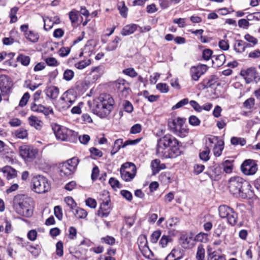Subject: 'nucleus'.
<instances>
[{
	"mask_svg": "<svg viewBox=\"0 0 260 260\" xmlns=\"http://www.w3.org/2000/svg\"><path fill=\"white\" fill-rule=\"evenodd\" d=\"M138 244L141 250L144 251L146 252L147 251L151 252L147 245V238L145 235L139 236L138 239Z\"/></svg>",
	"mask_w": 260,
	"mask_h": 260,
	"instance_id": "6ab92c4d",
	"label": "nucleus"
},
{
	"mask_svg": "<svg viewBox=\"0 0 260 260\" xmlns=\"http://www.w3.org/2000/svg\"><path fill=\"white\" fill-rule=\"evenodd\" d=\"M189 103V100L187 98H185L178 102L176 105H174L172 109L175 110L177 109L180 108L183 106L187 105Z\"/></svg>",
	"mask_w": 260,
	"mask_h": 260,
	"instance_id": "052dcab7",
	"label": "nucleus"
},
{
	"mask_svg": "<svg viewBox=\"0 0 260 260\" xmlns=\"http://www.w3.org/2000/svg\"><path fill=\"white\" fill-rule=\"evenodd\" d=\"M69 165L62 163L59 167V173L60 175L62 177H67L73 173L74 170H72L71 168L69 167Z\"/></svg>",
	"mask_w": 260,
	"mask_h": 260,
	"instance_id": "b1692460",
	"label": "nucleus"
},
{
	"mask_svg": "<svg viewBox=\"0 0 260 260\" xmlns=\"http://www.w3.org/2000/svg\"><path fill=\"white\" fill-rule=\"evenodd\" d=\"M77 230L74 226H71L69 229L68 238L71 240H74L77 237Z\"/></svg>",
	"mask_w": 260,
	"mask_h": 260,
	"instance_id": "774afa93",
	"label": "nucleus"
},
{
	"mask_svg": "<svg viewBox=\"0 0 260 260\" xmlns=\"http://www.w3.org/2000/svg\"><path fill=\"white\" fill-rule=\"evenodd\" d=\"M28 120L31 126L34 127L37 130H40L42 128L43 122L37 117L32 115L29 117Z\"/></svg>",
	"mask_w": 260,
	"mask_h": 260,
	"instance_id": "aec40b11",
	"label": "nucleus"
},
{
	"mask_svg": "<svg viewBox=\"0 0 260 260\" xmlns=\"http://www.w3.org/2000/svg\"><path fill=\"white\" fill-rule=\"evenodd\" d=\"M59 92L58 88L54 86L48 87L45 91L46 95L52 99H56L58 95Z\"/></svg>",
	"mask_w": 260,
	"mask_h": 260,
	"instance_id": "393cba45",
	"label": "nucleus"
},
{
	"mask_svg": "<svg viewBox=\"0 0 260 260\" xmlns=\"http://www.w3.org/2000/svg\"><path fill=\"white\" fill-rule=\"evenodd\" d=\"M28 250L35 256H38L41 251L38 245H30L28 248Z\"/></svg>",
	"mask_w": 260,
	"mask_h": 260,
	"instance_id": "13d9d810",
	"label": "nucleus"
},
{
	"mask_svg": "<svg viewBox=\"0 0 260 260\" xmlns=\"http://www.w3.org/2000/svg\"><path fill=\"white\" fill-rule=\"evenodd\" d=\"M231 143L235 146L240 145L243 146L246 144V141L243 138L233 137L231 139Z\"/></svg>",
	"mask_w": 260,
	"mask_h": 260,
	"instance_id": "ea45409f",
	"label": "nucleus"
},
{
	"mask_svg": "<svg viewBox=\"0 0 260 260\" xmlns=\"http://www.w3.org/2000/svg\"><path fill=\"white\" fill-rule=\"evenodd\" d=\"M121 41L120 37L116 36L114 39L110 42L106 48L107 51H112L115 50L118 47L119 42Z\"/></svg>",
	"mask_w": 260,
	"mask_h": 260,
	"instance_id": "2f4dec72",
	"label": "nucleus"
},
{
	"mask_svg": "<svg viewBox=\"0 0 260 260\" xmlns=\"http://www.w3.org/2000/svg\"><path fill=\"white\" fill-rule=\"evenodd\" d=\"M19 208H17L18 214L25 217H30L33 214L34 206L32 201L29 198L22 199L18 203Z\"/></svg>",
	"mask_w": 260,
	"mask_h": 260,
	"instance_id": "0eeeda50",
	"label": "nucleus"
},
{
	"mask_svg": "<svg viewBox=\"0 0 260 260\" xmlns=\"http://www.w3.org/2000/svg\"><path fill=\"white\" fill-rule=\"evenodd\" d=\"M242 172L246 175H252L257 171V166L254 160L247 159L241 166Z\"/></svg>",
	"mask_w": 260,
	"mask_h": 260,
	"instance_id": "9d476101",
	"label": "nucleus"
},
{
	"mask_svg": "<svg viewBox=\"0 0 260 260\" xmlns=\"http://www.w3.org/2000/svg\"><path fill=\"white\" fill-rule=\"evenodd\" d=\"M12 85V81L9 77L4 75L0 76V90L3 94L9 93Z\"/></svg>",
	"mask_w": 260,
	"mask_h": 260,
	"instance_id": "f8f14e48",
	"label": "nucleus"
},
{
	"mask_svg": "<svg viewBox=\"0 0 260 260\" xmlns=\"http://www.w3.org/2000/svg\"><path fill=\"white\" fill-rule=\"evenodd\" d=\"M114 101L109 94H101L94 101L93 111L94 114L101 118L108 116L112 111Z\"/></svg>",
	"mask_w": 260,
	"mask_h": 260,
	"instance_id": "7ed1b4c3",
	"label": "nucleus"
},
{
	"mask_svg": "<svg viewBox=\"0 0 260 260\" xmlns=\"http://www.w3.org/2000/svg\"><path fill=\"white\" fill-rule=\"evenodd\" d=\"M91 63L90 59H86L81 60L75 63V67L79 70H83L87 66H89Z\"/></svg>",
	"mask_w": 260,
	"mask_h": 260,
	"instance_id": "4c0bfd02",
	"label": "nucleus"
},
{
	"mask_svg": "<svg viewBox=\"0 0 260 260\" xmlns=\"http://www.w3.org/2000/svg\"><path fill=\"white\" fill-rule=\"evenodd\" d=\"M172 239L171 236L163 235L159 242V244L161 247L164 248L167 246L168 243L172 242Z\"/></svg>",
	"mask_w": 260,
	"mask_h": 260,
	"instance_id": "3c124183",
	"label": "nucleus"
},
{
	"mask_svg": "<svg viewBox=\"0 0 260 260\" xmlns=\"http://www.w3.org/2000/svg\"><path fill=\"white\" fill-rule=\"evenodd\" d=\"M56 253L59 256L63 255V243L61 241H58L56 244Z\"/></svg>",
	"mask_w": 260,
	"mask_h": 260,
	"instance_id": "e2e57ef3",
	"label": "nucleus"
},
{
	"mask_svg": "<svg viewBox=\"0 0 260 260\" xmlns=\"http://www.w3.org/2000/svg\"><path fill=\"white\" fill-rule=\"evenodd\" d=\"M43 20L44 23V29L46 31L51 29L54 25V22L51 19L48 17H43Z\"/></svg>",
	"mask_w": 260,
	"mask_h": 260,
	"instance_id": "c03bdc74",
	"label": "nucleus"
},
{
	"mask_svg": "<svg viewBox=\"0 0 260 260\" xmlns=\"http://www.w3.org/2000/svg\"><path fill=\"white\" fill-rule=\"evenodd\" d=\"M111 211V201L109 199L103 201L98 211L97 214L101 217H107Z\"/></svg>",
	"mask_w": 260,
	"mask_h": 260,
	"instance_id": "4468645a",
	"label": "nucleus"
},
{
	"mask_svg": "<svg viewBox=\"0 0 260 260\" xmlns=\"http://www.w3.org/2000/svg\"><path fill=\"white\" fill-rule=\"evenodd\" d=\"M161 236V231L160 230H156L153 232L151 236V241L153 243H156L159 238Z\"/></svg>",
	"mask_w": 260,
	"mask_h": 260,
	"instance_id": "69168bd1",
	"label": "nucleus"
},
{
	"mask_svg": "<svg viewBox=\"0 0 260 260\" xmlns=\"http://www.w3.org/2000/svg\"><path fill=\"white\" fill-rule=\"evenodd\" d=\"M210 153L209 147H205L204 150L201 151L199 153V157L201 160L206 162L210 159L209 154Z\"/></svg>",
	"mask_w": 260,
	"mask_h": 260,
	"instance_id": "72a5a7b5",
	"label": "nucleus"
},
{
	"mask_svg": "<svg viewBox=\"0 0 260 260\" xmlns=\"http://www.w3.org/2000/svg\"><path fill=\"white\" fill-rule=\"evenodd\" d=\"M213 51L210 49H203L202 50V58L205 60H209L212 58Z\"/></svg>",
	"mask_w": 260,
	"mask_h": 260,
	"instance_id": "09e8293b",
	"label": "nucleus"
},
{
	"mask_svg": "<svg viewBox=\"0 0 260 260\" xmlns=\"http://www.w3.org/2000/svg\"><path fill=\"white\" fill-rule=\"evenodd\" d=\"M219 85V83L218 77L215 75H212L210 77L209 79L204 80L203 83L199 85V88L200 89H204L208 87L213 88Z\"/></svg>",
	"mask_w": 260,
	"mask_h": 260,
	"instance_id": "2eb2a0df",
	"label": "nucleus"
},
{
	"mask_svg": "<svg viewBox=\"0 0 260 260\" xmlns=\"http://www.w3.org/2000/svg\"><path fill=\"white\" fill-rule=\"evenodd\" d=\"M76 99L77 94L73 89L66 91L59 99V109L62 110L68 109L75 103Z\"/></svg>",
	"mask_w": 260,
	"mask_h": 260,
	"instance_id": "423d86ee",
	"label": "nucleus"
},
{
	"mask_svg": "<svg viewBox=\"0 0 260 260\" xmlns=\"http://www.w3.org/2000/svg\"><path fill=\"white\" fill-rule=\"evenodd\" d=\"M138 26L135 24H130L123 27L121 34L123 36H128L133 34L137 29Z\"/></svg>",
	"mask_w": 260,
	"mask_h": 260,
	"instance_id": "5701e85b",
	"label": "nucleus"
},
{
	"mask_svg": "<svg viewBox=\"0 0 260 260\" xmlns=\"http://www.w3.org/2000/svg\"><path fill=\"white\" fill-rule=\"evenodd\" d=\"M222 167L219 165H215L210 168L208 175L212 180H218L221 177Z\"/></svg>",
	"mask_w": 260,
	"mask_h": 260,
	"instance_id": "dca6fc26",
	"label": "nucleus"
},
{
	"mask_svg": "<svg viewBox=\"0 0 260 260\" xmlns=\"http://www.w3.org/2000/svg\"><path fill=\"white\" fill-rule=\"evenodd\" d=\"M179 142L174 136L166 134L157 141L156 155L162 159L175 158L180 155Z\"/></svg>",
	"mask_w": 260,
	"mask_h": 260,
	"instance_id": "f257e3e1",
	"label": "nucleus"
},
{
	"mask_svg": "<svg viewBox=\"0 0 260 260\" xmlns=\"http://www.w3.org/2000/svg\"><path fill=\"white\" fill-rule=\"evenodd\" d=\"M18 8L16 7H14L11 9L10 12V17L11 18L10 23H14L17 21V17L16 14L18 12Z\"/></svg>",
	"mask_w": 260,
	"mask_h": 260,
	"instance_id": "6e6d98bb",
	"label": "nucleus"
},
{
	"mask_svg": "<svg viewBox=\"0 0 260 260\" xmlns=\"http://www.w3.org/2000/svg\"><path fill=\"white\" fill-rule=\"evenodd\" d=\"M208 67L204 64H199L196 66V81L208 70Z\"/></svg>",
	"mask_w": 260,
	"mask_h": 260,
	"instance_id": "7c9ffc66",
	"label": "nucleus"
},
{
	"mask_svg": "<svg viewBox=\"0 0 260 260\" xmlns=\"http://www.w3.org/2000/svg\"><path fill=\"white\" fill-rule=\"evenodd\" d=\"M79 12L75 9H73L69 13V17L72 23L77 22L79 18Z\"/></svg>",
	"mask_w": 260,
	"mask_h": 260,
	"instance_id": "49530a36",
	"label": "nucleus"
},
{
	"mask_svg": "<svg viewBox=\"0 0 260 260\" xmlns=\"http://www.w3.org/2000/svg\"><path fill=\"white\" fill-rule=\"evenodd\" d=\"M64 202L72 210L77 207L76 203L74 199L71 197H67L64 198Z\"/></svg>",
	"mask_w": 260,
	"mask_h": 260,
	"instance_id": "bf43d9fd",
	"label": "nucleus"
},
{
	"mask_svg": "<svg viewBox=\"0 0 260 260\" xmlns=\"http://www.w3.org/2000/svg\"><path fill=\"white\" fill-rule=\"evenodd\" d=\"M220 140L217 136H210L206 138V147H209V148L210 147H212L213 144H215V145L217 144L218 142L220 141Z\"/></svg>",
	"mask_w": 260,
	"mask_h": 260,
	"instance_id": "58836bf2",
	"label": "nucleus"
},
{
	"mask_svg": "<svg viewBox=\"0 0 260 260\" xmlns=\"http://www.w3.org/2000/svg\"><path fill=\"white\" fill-rule=\"evenodd\" d=\"M255 73L256 70L255 68H249L247 70H241L240 75L244 78L246 83L249 84L252 81L253 78H255Z\"/></svg>",
	"mask_w": 260,
	"mask_h": 260,
	"instance_id": "f3484780",
	"label": "nucleus"
},
{
	"mask_svg": "<svg viewBox=\"0 0 260 260\" xmlns=\"http://www.w3.org/2000/svg\"><path fill=\"white\" fill-rule=\"evenodd\" d=\"M89 150L91 154L94 157V158L101 157L103 156L102 152L96 148L92 147L90 148Z\"/></svg>",
	"mask_w": 260,
	"mask_h": 260,
	"instance_id": "0e129e2a",
	"label": "nucleus"
},
{
	"mask_svg": "<svg viewBox=\"0 0 260 260\" xmlns=\"http://www.w3.org/2000/svg\"><path fill=\"white\" fill-rule=\"evenodd\" d=\"M156 89L162 93H167L169 89L167 84L162 83H159L156 85Z\"/></svg>",
	"mask_w": 260,
	"mask_h": 260,
	"instance_id": "680f3d73",
	"label": "nucleus"
},
{
	"mask_svg": "<svg viewBox=\"0 0 260 260\" xmlns=\"http://www.w3.org/2000/svg\"><path fill=\"white\" fill-rule=\"evenodd\" d=\"M51 127L56 138L62 141H68L74 133L73 131L56 123L52 124Z\"/></svg>",
	"mask_w": 260,
	"mask_h": 260,
	"instance_id": "6e6552de",
	"label": "nucleus"
},
{
	"mask_svg": "<svg viewBox=\"0 0 260 260\" xmlns=\"http://www.w3.org/2000/svg\"><path fill=\"white\" fill-rule=\"evenodd\" d=\"M224 148V142L222 140H220L218 142L217 144H216L213 148V153L214 155L218 157L222 154V151Z\"/></svg>",
	"mask_w": 260,
	"mask_h": 260,
	"instance_id": "c756f323",
	"label": "nucleus"
},
{
	"mask_svg": "<svg viewBox=\"0 0 260 260\" xmlns=\"http://www.w3.org/2000/svg\"><path fill=\"white\" fill-rule=\"evenodd\" d=\"M227 219L228 222L232 225H235L238 220V214L234 210L233 208L231 209V212H228L227 216H225Z\"/></svg>",
	"mask_w": 260,
	"mask_h": 260,
	"instance_id": "bb28decb",
	"label": "nucleus"
},
{
	"mask_svg": "<svg viewBox=\"0 0 260 260\" xmlns=\"http://www.w3.org/2000/svg\"><path fill=\"white\" fill-rule=\"evenodd\" d=\"M118 9L120 15L124 18H126L127 15L128 9L126 7L123 1L119 2L118 4Z\"/></svg>",
	"mask_w": 260,
	"mask_h": 260,
	"instance_id": "a19ab883",
	"label": "nucleus"
},
{
	"mask_svg": "<svg viewBox=\"0 0 260 260\" xmlns=\"http://www.w3.org/2000/svg\"><path fill=\"white\" fill-rule=\"evenodd\" d=\"M0 172L4 174L7 180L14 179L17 176V171L10 166H6L0 168Z\"/></svg>",
	"mask_w": 260,
	"mask_h": 260,
	"instance_id": "a211bd4d",
	"label": "nucleus"
},
{
	"mask_svg": "<svg viewBox=\"0 0 260 260\" xmlns=\"http://www.w3.org/2000/svg\"><path fill=\"white\" fill-rule=\"evenodd\" d=\"M225 56L223 54L212 56V63L215 67H221L225 62Z\"/></svg>",
	"mask_w": 260,
	"mask_h": 260,
	"instance_id": "412c9836",
	"label": "nucleus"
},
{
	"mask_svg": "<svg viewBox=\"0 0 260 260\" xmlns=\"http://www.w3.org/2000/svg\"><path fill=\"white\" fill-rule=\"evenodd\" d=\"M180 242L184 248H191L195 243V236L192 234L182 235Z\"/></svg>",
	"mask_w": 260,
	"mask_h": 260,
	"instance_id": "ddd939ff",
	"label": "nucleus"
},
{
	"mask_svg": "<svg viewBox=\"0 0 260 260\" xmlns=\"http://www.w3.org/2000/svg\"><path fill=\"white\" fill-rule=\"evenodd\" d=\"M153 174L158 173L161 170L166 168V165L164 164H160V161L158 159H155L152 161L151 164Z\"/></svg>",
	"mask_w": 260,
	"mask_h": 260,
	"instance_id": "4be33fe9",
	"label": "nucleus"
},
{
	"mask_svg": "<svg viewBox=\"0 0 260 260\" xmlns=\"http://www.w3.org/2000/svg\"><path fill=\"white\" fill-rule=\"evenodd\" d=\"M124 170L128 172L137 173V168L135 165L132 162H126L121 166L120 171Z\"/></svg>",
	"mask_w": 260,
	"mask_h": 260,
	"instance_id": "cd10ccee",
	"label": "nucleus"
},
{
	"mask_svg": "<svg viewBox=\"0 0 260 260\" xmlns=\"http://www.w3.org/2000/svg\"><path fill=\"white\" fill-rule=\"evenodd\" d=\"M196 258L198 260H204L205 249L203 244H200L198 246V251L196 253Z\"/></svg>",
	"mask_w": 260,
	"mask_h": 260,
	"instance_id": "a18cd8bd",
	"label": "nucleus"
},
{
	"mask_svg": "<svg viewBox=\"0 0 260 260\" xmlns=\"http://www.w3.org/2000/svg\"><path fill=\"white\" fill-rule=\"evenodd\" d=\"M124 144V143H123V140L122 139H117L115 142H114V146L113 147V148L111 151V155H114L115 154L116 152H117L122 147V145Z\"/></svg>",
	"mask_w": 260,
	"mask_h": 260,
	"instance_id": "e433bc0d",
	"label": "nucleus"
},
{
	"mask_svg": "<svg viewBox=\"0 0 260 260\" xmlns=\"http://www.w3.org/2000/svg\"><path fill=\"white\" fill-rule=\"evenodd\" d=\"M32 190L38 193H44L50 189V184L47 179L42 175L34 176L32 179Z\"/></svg>",
	"mask_w": 260,
	"mask_h": 260,
	"instance_id": "39448f33",
	"label": "nucleus"
},
{
	"mask_svg": "<svg viewBox=\"0 0 260 260\" xmlns=\"http://www.w3.org/2000/svg\"><path fill=\"white\" fill-rule=\"evenodd\" d=\"M122 73L131 78H135L138 76V73L133 68L125 69L122 71Z\"/></svg>",
	"mask_w": 260,
	"mask_h": 260,
	"instance_id": "5fc2aeb1",
	"label": "nucleus"
},
{
	"mask_svg": "<svg viewBox=\"0 0 260 260\" xmlns=\"http://www.w3.org/2000/svg\"><path fill=\"white\" fill-rule=\"evenodd\" d=\"M19 152L22 158L26 161H31L38 154V150L30 145H24L19 147Z\"/></svg>",
	"mask_w": 260,
	"mask_h": 260,
	"instance_id": "1a4fd4ad",
	"label": "nucleus"
},
{
	"mask_svg": "<svg viewBox=\"0 0 260 260\" xmlns=\"http://www.w3.org/2000/svg\"><path fill=\"white\" fill-rule=\"evenodd\" d=\"M233 160H226L222 164L221 167L222 170L226 174H230L232 172L233 169Z\"/></svg>",
	"mask_w": 260,
	"mask_h": 260,
	"instance_id": "c85d7f7f",
	"label": "nucleus"
},
{
	"mask_svg": "<svg viewBox=\"0 0 260 260\" xmlns=\"http://www.w3.org/2000/svg\"><path fill=\"white\" fill-rule=\"evenodd\" d=\"M121 178L126 182L132 181L135 177L136 173L128 172L124 170L120 171Z\"/></svg>",
	"mask_w": 260,
	"mask_h": 260,
	"instance_id": "473e14b6",
	"label": "nucleus"
},
{
	"mask_svg": "<svg viewBox=\"0 0 260 260\" xmlns=\"http://www.w3.org/2000/svg\"><path fill=\"white\" fill-rule=\"evenodd\" d=\"M25 36L28 40L33 43L38 42L39 38L38 34L33 31H29L25 33Z\"/></svg>",
	"mask_w": 260,
	"mask_h": 260,
	"instance_id": "c9c22d12",
	"label": "nucleus"
},
{
	"mask_svg": "<svg viewBox=\"0 0 260 260\" xmlns=\"http://www.w3.org/2000/svg\"><path fill=\"white\" fill-rule=\"evenodd\" d=\"M103 72V68L101 66L94 67L91 69L90 74L96 73V75L101 76Z\"/></svg>",
	"mask_w": 260,
	"mask_h": 260,
	"instance_id": "338daca9",
	"label": "nucleus"
},
{
	"mask_svg": "<svg viewBox=\"0 0 260 260\" xmlns=\"http://www.w3.org/2000/svg\"><path fill=\"white\" fill-rule=\"evenodd\" d=\"M17 60L20 62L23 66H27L30 63V59L28 56L21 54L17 57Z\"/></svg>",
	"mask_w": 260,
	"mask_h": 260,
	"instance_id": "37998d69",
	"label": "nucleus"
},
{
	"mask_svg": "<svg viewBox=\"0 0 260 260\" xmlns=\"http://www.w3.org/2000/svg\"><path fill=\"white\" fill-rule=\"evenodd\" d=\"M72 211L75 216L78 219H85L87 216V211L78 207H76Z\"/></svg>",
	"mask_w": 260,
	"mask_h": 260,
	"instance_id": "a878e982",
	"label": "nucleus"
},
{
	"mask_svg": "<svg viewBox=\"0 0 260 260\" xmlns=\"http://www.w3.org/2000/svg\"><path fill=\"white\" fill-rule=\"evenodd\" d=\"M234 50L238 53H242L244 51V46H243V41L241 40H236L234 44Z\"/></svg>",
	"mask_w": 260,
	"mask_h": 260,
	"instance_id": "de8ad7c7",
	"label": "nucleus"
},
{
	"mask_svg": "<svg viewBox=\"0 0 260 260\" xmlns=\"http://www.w3.org/2000/svg\"><path fill=\"white\" fill-rule=\"evenodd\" d=\"M230 192L236 198L251 199L254 196L250 184L239 176L231 177L229 180Z\"/></svg>",
	"mask_w": 260,
	"mask_h": 260,
	"instance_id": "f03ea898",
	"label": "nucleus"
},
{
	"mask_svg": "<svg viewBox=\"0 0 260 260\" xmlns=\"http://www.w3.org/2000/svg\"><path fill=\"white\" fill-rule=\"evenodd\" d=\"M204 30L202 29H196V36L198 37V39L203 43H208L210 40L209 38L206 36H203L202 34Z\"/></svg>",
	"mask_w": 260,
	"mask_h": 260,
	"instance_id": "8fccbe9b",
	"label": "nucleus"
},
{
	"mask_svg": "<svg viewBox=\"0 0 260 260\" xmlns=\"http://www.w3.org/2000/svg\"><path fill=\"white\" fill-rule=\"evenodd\" d=\"M232 208L226 205H221L218 208L219 215L222 218H225L227 216L228 213L231 212Z\"/></svg>",
	"mask_w": 260,
	"mask_h": 260,
	"instance_id": "f704fd0d",
	"label": "nucleus"
},
{
	"mask_svg": "<svg viewBox=\"0 0 260 260\" xmlns=\"http://www.w3.org/2000/svg\"><path fill=\"white\" fill-rule=\"evenodd\" d=\"M74 77V72L70 69H67L64 71L63 75V79L67 81H71Z\"/></svg>",
	"mask_w": 260,
	"mask_h": 260,
	"instance_id": "864d4df0",
	"label": "nucleus"
},
{
	"mask_svg": "<svg viewBox=\"0 0 260 260\" xmlns=\"http://www.w3.org/2000/svg\"><path fill=\"white\" fill-rule=\"evenodd\" d=\"M79 161L78 159L76 157H73L71 159L68 160L67 161L64 162L65 164L69 165L68 166L74 170V171L76 170V168L78 164Z\"/></svg>",
	"mask_w": 260,
	"mask_h": 260,
	"instance_id": "603ef678",
	"label": "nucleus"
},
{
	"mask_svg": "<svg viewBox=\"0 0 260 260\" xmlns=\"http://www.w3.org/2000/svg\"><path fill=\"white\" fill-rule=\"evenodd\" d=\"M15 136L18 139H24L28 136L27 131L23 128H20L15 132Z\"/></svg>",
	"mask_w": 260,
	"mask_h": 260,
	"instance_id": "79ce46f5",
	"label": "nucleus"
},
{
	"mask_svg": "<svg viewBox=\"0 0 260 260\" xmlns=\"http://www.w3.org/2000/svg\"><path fill=\"white\" fill-rule=\"evenodd\" d=\"M115 88L121 93V97L125 98L131 91L129 83L122 78H119L114 82Z\"/></svg>",
	"mask_w": 260,
	"mask_h": 260,
	"instance_id": "9b49d317",
	"label": "nucleus"
},
{
	"mask_svg": "<svg viewBox=\"0 0 260 260\" xmlns=\"http://www.w3.org/2000/svg\"><path fill=\"white\" fill-rule=\"evenodd\" d=\"M186 119L177 117L168 122L169 129L180 137H185L188 133V129L185 124Z\"/></svg>",
	"mask_w": 260,
	"mask_h": 260,
	"instance_id": "20e7f679",
	"label": "nucleus"
},
{
	"mask_svg": "<svg viewBox=\"0 0 260 260\" xmlns=\"http://www.w3.org/2000/svg\"><path fill=\"white\" fill-rule=\"evenodd\" d=\"M255 104V100L253 98L247 99L243 103V106L247 109H251Z\"/></svg>",
	"mask_w": 260,
	"mask_h": 260,
	"instance_id": "4d7b16f0",
	"label": "nucleus"
}]
</instances>
